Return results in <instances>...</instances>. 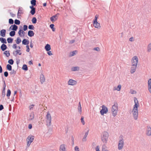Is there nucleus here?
<instances>
[{"instance_id":"26","label":"nucleus","mask_w":151,"mask_h":151,"mask_svg":"<svg viewBox=\"0 0 151 151\" xmlns=\"http://www.w3.org/2000/svg\"><path fill=\"white\" fill-rule=\"evenodd\" d=\"M0 41L3 44H6L7 42L6 41V40L5 38H4L3 37H1V39L0 40Z\"/></svg>"},{"instance_id":"7","label":"nucleus","mask_w":151,"mask_h":151,"mask_svg":"<svg viewBox=\"0 0 151 151\" xmlns=\"http://www.w3.org/2000/svg\"><path fill=\"white\" fill-rule=\"evenodd\" d=\"M101 107L102 109L101 110L100 113L102 115H103L104 114H106L108 112V108L104 105H102Z\"/></svg>"},{"instance_id":"15","label":"nucleus","mask_w":151,"mask_h":151,"mask_svg":"<svg viewBox=\"0 0 151 151\" xmlns=\"http://www.w3.org/2000/svg\"><path fill=\"white\" fill-rule=\"evenodd\" d=\"M93 26L96 28H99L100 27V24L99 23H98L97 21H96L95 22L93 21Z\"/></svg>"},{"instance_id":"59","label":"nucleus","mask_w":151,"mask_h":151,"mask_svg":"<svg viewBox=\"0 0 151 151\" xmlns=\"http://www.w3.org/2000/svg\"><path fill=\"white\" fill-rule=\"evenodd\" d=\"M35 106L34 104H32L31 105H30L29 106V109L30 110L32 109L34 106Z\"/></svg>"},{"instance_id":"3","label":"nucleus","mask_w":151,"mask_h":151,"mask_svg":"<svg viewBox=\"0 0 151 151\" xmlns=\"http://www.w3.org/2000/svg\"><path fill=\"white\" fill-rule=\"evenodd\" d=\"M119 138V142L118 149L119 150H120L123 148L124 145V141L123 135H121Z\"/></svg>"},{"instance_id":"28","label":"nucleus","mask_w":151,"mask_h":151,"mask_svg":"<svg viewBox=\"0 0 151 151\" xmlns=\"http://www.w3.org/2000/svg\"><path fill=\"white\" fill-rule=\"evenodd\" d=\"M7 40L8 43H11L13 42V39L11 37H9L7 38Z\"/></svg>"},{"instance_id":"14","label":"nucleus","mask_w":151,"mask_h":151,"mask_svg":"<svg viewBox=\"0 0 151 151\" xmlns=\"http://www.w3.org/2000/svg\"><path fill=\"white\" fill-rule=\"evenodd\" d=\"M137 68V66H132V67L130 70V73H133L136 71Z\"/></svg>"},{"instance_id":"57","label":"nucleus","mask_w":151,"mask_h":151,"mask_svg":"<svg viewBox=\"0 0 151 151\" xmlns=\"http://www.w3.org/2000/svg\"><path fill=\"white\" fill-rule=\"evenodd\" d=\"M94 50H95L97 51H99L100 50V49L99 48V47H98L94 48Z\"/></svg>"},{"instance_id":"34","label":"nucleus","mask_w":151,"mask_h":151,"mask_svg":"<svg viewBox=\"0 0 151 151\" xmlns=\"http://www.w3.org/2000/svg\"><path fill=\"white\" fill-rule=\"evenodd\" d=\"M15 31H11L9 33V35L11 37L14 36L15 35Z\"/></svg>"},{"instance_id":"48","label":"nucleus","mask_w":151,"mask_h":151,"mask_svg":"<svg viewBox=\"0 0 151 151\" xmlns=\"http://www.w3.org/2000/svg\"><path fill=\"white\" fill-rule=\"evenodd\" d=\"M121 85H119L117 86V88H116V90L117 91H120V90H121Z\"/></svg>"},{"instance_id":"50","label":"nucleus","mask_w":151,"mask_h":151,"mask_svg":"<svg viewBox=\"0 0 151 151\" xmlns=\"http://www.w3.org/2000/svg\"><path fill=\"white\" fill-rule=\"evenodd\" d=\"M16 71L14 70H11V71L10 72V73L11 74H15L16 73Z\"/></svg>"},{"instance_id":"62","label":"nucleus","mask_w":151,"mask_h":151,"mask_svg":"<svg viewBox=\"0 0 151 151\" xmlns=\"http://www.w3.org/2000/svg\"><path fill=\"white\" fill-rule=\"evenodd\" d=\"M4 108L2 104L0 105V111L4 109Z\"/></svg>"},{"instance_id":"12","label":"nucleus","mask_w":151,"mask_h":151,"mask_svg":"<svg viewBox=\"0 0 151 151\" xmlns=\"http://www.w3.org/2000/svg\"><path fill=\"white\" fill-rule=\"evenodd\" d=\"M146 134L148 136H151V127L149 126L147 127Z\"/></svg>"},{"instance_id":"30","label":"nucleus","mask_w":151,"mask_h":151,"mask_svg":"<svg viewBox=\"0 0 151 151\" xmlns=\"http://www.w3.org/2000/svg\"><path fill=\"white\" fill-rule=\"evenodd\" d=\"M6 69L9 71L12 70V66L10 64H7L6 65Z\"/></svg>"},{"instance_id":"17","label":"nucleus","mask_w":151,"mask_h":151,"mask_svg":"<svg viewBox=\"0 0 151 151\" xmlns=\"http://www.w3.org/2000/svg\"><path fill=\"white\" fill-rule=\"evenodd\" d=\"M40 82L41 83H42L45 82V76L43 74H41L40 75Z\"/></svg>"},{"instance_id":"44","label":"nucleus","mask_w":151,"mask_h":151,"mask_svg":"<svg viewBox=\"0 0 151 151\" xmlns=\"http://www.w3.org/2000/svg\"><path fill=\"white\" fill-rule=\"evenodd\" d=\"M28 28L29 29L34 30L35 29V27L33 25H30L28 26Z\"/></svg>"},{"instance_id":"6","label":"nucleus","mask_w":151,"mask_h":151,"mask_svg":"<svg viewBox=\"0 0 151 151\" xmlns=\"http://www.w3.org/2000/svg\"><path fill=\"white\" fill-rule=\"evenodd\" d=\"M138 59L137 57L135 56L133 57L132 59V66H137L138 62Z\"/></svg>"},{"instance_id":"46","label":"nucleus","mask_w":151,"mask_h":151,"mask_svg":"<svg viewBox=\"0 0 151 151\" xmlns=\"http://www.w3.org/2000/svg\"><path fill=\"white\" fill-rule=\"evenodd\" d=\"M28 26L26 25H24L23 27V30L24 31H26L27 29Z\"/></svg>"},{"instance_id":"43","label":"nucleus","mask_w":151,"mask_h":151,"mask_svg":"<svg viewBox=\"0 0 151 151\" xmlns=\"http://www.w3.org/2000/svg\"><path fill=\"white\" fill-rule=\"evenodd\" d=\"M35 8L34 9H32L30 11V13L34 15L35 13Z\"/></svg>"},{"instance_id":"2","label":"nucleus","mask_w":151,"mask_h":151,"mask_svg":"<svg viewBox=\"0 0 151 151\" xmlns=\"http://www.w3.org/2000/svg\"><path fill=\"white\" fill-rule=\"evenodd\" d=\"M109 137V134L106 132H104L102 133L101 135V139L102 141L104 144L107 143L108 138Z\"/></svg>"},{"instance_id":"45","label":"nucleus","mask_w":151,"mask_h":151,"mask_svg":"<svg viewBox=\"0 0 151 151\" xmlns=\"http://www.w3.org/2000/svg\"><path fill=\"white\" fill-rule=\"evenodd\" d=\"M147 48L148 51L150 52L151 50V43L148 45Z\"/></svg>"},{"instance_id":"64","label":"nucleus","mask_w":151,"mask_h":151,"mask_svg":"<svg viewBox=\"0 0 151 151\" xmlns=\"http://www.w3.org/2000/svg\"><path fill=\"white\" fill-rule=\"evenodd\" d=\"M10 15L12 17H14L16 15L15 14H14L12 12H10Z\"/></svg>"},{"instance_id":"4","label":"nucleus","mask_w":151,"mask_h":151,"mask_svg":"<svg viewBox=\"0 0 151 151\" xmlns=\"http://www.w3.org/2000/svg\"><path fill=\"white\" fill-rule=\"evenodd\" d=\"M118 110V105L117 104H114L112 106L111 111L113 116H115L117 114Z\"/></svg>"},{"instance_id":"56","label":"nucleus","mask_w":151,"mask_h":151,"mask_svg":"<svg viewBox=\"0 0 151 151\" xmlns=\"http://www.w3.org/2000/svg\"><path fill=\"white\" fill-rule=\"evenodd\" d=\"M71 139L72 141V145H74V138L73 136L71 137Z\"/></svg>"},{"instance_id":"10","label":"nucleus","mask_w":151,"mask_h":151,"mask_svg":"<svg viewBox=\"0 0 151 151\" xmlns=\"http://www.w3.org/2000/svg\"><path fill=\"white\" fill-rule=\"evenodd\" d=\"M77 83L76 81L72 79H70L68 82V85L71 86H74Z\"/></svg>"},{"instance_id":"49","label":"nucleus","mask_w":151,"mask_h":151,"mask_svg":"<svg viewBox=\"0 0 151 151\" xmlns=\"http://www.w3.org/2000/svg\"><path fill=\"white\" fill-rule=\"evenodd\" d=\"M77 51L76 50L72 52V54H70V56H73L76 54V53Z\"/></svg>"},{"instance_id":"22","label":"nucleus","mask_w":151,"mask_h":151,"mask_svg":"<svg viewBox=\"0 0 151 151\" xmlns=\"http://www.w3.org/2000/svg\"><path fill=\"white\" fill-rule=\"evenodd\" d=\"M34 34L33 31L32 30L29 31L28 32V35L30 37H32L34 36Z\"/></svg>"},{"instance_id":"58","label":"nucleus","mask_w":151,"mask_h":151,"mask_svg":"<svg viewBox=\"0 0 151 151\" xmlns=\"http://www.w3.org/2000/svg\"><path fill=\"white\" fill-rule=\"evenodd\" d=\"M47 52V54L49 55L50 56L53 55L51 53V51L49 50V51Z\"/></svg>"},{"instance_id":"55","label":"nucleus","mask_w":151,"mask_h":151,"mask_svg":"<svg viewBox=\"0 0 151 151\" xmlns=\"http://www.w3.org/2000/svg\"><path fill=\"white\" fill-rule=\"evenodd\" d=\"M5 90H3L2 92V96L3 97L5 96Z\"/></svg>"},{"instance_id":"32","label":"nucleus","mask_w":151,"mask_h":151,"mask_svg":"<svg viewBox=\"0 0 151 151\" xmlns=\"http://www.w3.org/2000/svg\"><path fill=\"white\" fill-rule=\"evenodd\" d=\"M106 147L105 144H104L102 145V151H108L106 149Z\"/></svg>"},{"instance_id":"52","label":"nucleus","mask_w":151,"mask_h":151,"mask_svg":"<svg viewBox=\"0 0 151 151\" xmlns=\"http://www.w3.org/2000/svg\"><path fill=\"white\" fill-rule=\"evenodd\" d=\"M81 122L84 125L85 124V122L84 120V118L83 117H81Z\"/></svg>"},{"instance_id":"54","label":"nucleus","mask_w":151,"mask_h":151,"mask_svg":"<svg viewBox=\"0 0 151 151\" xmlns=\"http://www.w3.org/2000/svg\"><path fill=\"white\" fill-rule=\"evenodd\" d=\"M4 76L5 77H7L8 76V73L7 71H5L4 73Z\"/></svg>"},{"instance_id":"20","label":"nucleus","mask_w":151,"mask_h":151,"mask_svg":"<svg viewBox=\"0 0 151 151\" xmlns=\"http://www.w3.org/2000/svg\"><path fill=\"white\" fill-rule=\"evenodd\" d=\"M22 43L23 45H28L29 43V41L26 39H24L22 40Z\"/></svg>"},{"instance_id":"24","label":"nucleus","mask_w":151,"mask_h":151,"mask_svg":"<svg viewBox=\"0 0 151 151\" xmlns=\"http://www.w3.org/2000/svg\"><path fill=\"white\" fill-rule=\"evenodd\" d=\"M59 14L58 13L56 14H55L53 16H52V17L50 18V20L51 21L53 22L55 21V20L54 19V18H55L56 17H57V15Z\"/></svg>"},{"instance_id":"5","label":"nucleus","mask_w":151,"mask_h":151,"mask_svg":"<svg viewBox=\"0 0 151 151\" xmlns=\"http://www.w3.org/2000/svg\"><path fill=\"white\" fill-rule=\"evenodd\" d=\"M47 119L46 123L47 125L48 126H49L51 125V116L50 114L48 112L46 117Z\"/></svg>"},{"instance_id":"38","label":"nucleus","mask_w":151,"mask_h":151,"mask_svg":"<svg viewBox=\"0 0 151 151\" xmlns=\"http://www.w3.org/2000/svg\"><path fill=\"white\" fill-rule=\"evenodd\" d=\"M37 20L36 17H33L32 20V23L33 24H35L37 22Z\"/></svg>"},{"instance_id":"60","label":"nucleus","mask_w":151,"mask_h":151,"mask_svg":"<svg viewBox=\"0 0 151 151\" xmlns=\"http://www.w3.org/2000/svg\"><path fill=\"white\" fill-rule=\"evenodd\" d=\"M26 48H27V49L26 50V51L27 52H28L29 51V46L28 45H27L26 46Z\"/></svg>"},{"instance_id":"47","label":"nucleus","mask_w":151,"mask_h":151,"mask_svg":"<svg viewBox=\"0 0 151 151\" xmlns=\"http://www.w3.org/2000/svg\"><path fill=\"white\" fill-rule=\"evenodd\" d=\"M9 23L10 24H12L14 23V20L12 19H9Z\"/></svg>"},{"instance_id":"25","label":"nucleus","mask_w":151,"mask_h":151,"mask_svg":"<svg viewBox=\"0 0 151 151\" xmlns=\"http://www.w3.org/2000/svg\"><path fill=\"white\" fill-rule=\"evenodd\" d=\"M79 68V67L78 66L74 67L71 68V70L72 71H75L78 70Z\"/></svg>"},{"instance_id":"31","label":"nucleus","mask_w":151,"mask_h":151,"mask_svg":"<svg viewBox=\"0 0 151 151\" xmlns=\"http://www.w3.org/2000/svg\"><path fill=\"white\" fill-rule=\"evenodd\" d=\"M30 3L32 5L35 6L36 4V0H31Z\"/></svg>"},{"instance_id":"9","label":"nucleus","mask_w":151,"mask_h":151,"mask_svg":"<svg viewBox=\"0 0 151 151\" xmlns=\"http://www.w3.org/2000/svg\"><path fill=\"white\" fill-rule=\"evenodd\" d=\"M19 28H21V29H19L18 32L19 35L21 37H24V35L25 34V32L22 29V26L20 27Z\"/></svg>"},{"instance_id":"11","label":"nucleus","mask_w":151,"mask_h":151,"mask_svg":"<svg viewBox=\"0 0 151 151\" xmlns=\"http://www.w3.org/2000/svg\"><path fill=\"white\" fill-rule=\"evenodd\" d=\"M18 27L16 25L14 24L12 25L9 28V30H12L13 31H16L17 30Z\"/></svg>"},{"instance_id":"27","label":"nucleus","mask_w":151,"mask_h":151,"mask_svg":"<svg viewBox=\"0 0 151 151\" xmlns=\"http://www.w3.org/2000/svg\"><path fill=\"white\" fill-rule=\"evenodd\" d=\"M4 54L7 57H9L10 55L9 51H5L4 52Z\"/></svg>"},{"instance_id":"33","label":"nucleus","mask_w":151,"mask_h":151,"mask_svg":"<svg viewBox=\"0 0 151 151\" xmlns=\"http://www.w3.org/2000/svg\"><path fill=\"white\" fill-rule=\"evenodd\" d=\"M22 69L25 71H27L28 70V67L27 65L26 64H24L22 67Z\"/></svg>"},{"instance_id":"29","label":"nucleus","mask_w":151,"mask_h":151,"mask_svg":"<svg viewBox=\"0 0 151 151\" xmlns=\"http://www.w3.org/2000/svg\"><path fill=\"white\" fill-rule=\"evenodd\" d=\"M29 120H32L34 117V114L33 112H32L30 113V116H29Z\"/></svg>"},{"instance_id":"18","label":"nucleus","mask_w":151,"mask_h":151,"mask_svg":"<svg viewBox=\"0 0 151 151\" xmlns=\"http://www.w3.org/2000/svg\"><path fill=\"white\" fill-rule=\"evenodd\" d=\"M7 48V47L5 44H3L1 46V49L2 51H4Z\"/></svg>"},{"instance_id":"19","label":"nucleus","mask_w":151,"mask_h":151,"mask_svg":"<svg viewBox=\"0 0 151 151\" xmlns=\"http://www.w3.org/2000/svg\"><path fill=\"white\" fill-rule=\"evenodd\" d=\"M6 30L3 29L0 31V35L2 37H4L5 36Z\"/></svg>"},{"instance_id":"41","label":"nucleus","mask_w":151,"mask_h":151,"mask_svg":"<svg viewBox=\"0 0 151 151\" xmlns=\"http://www.w3.org/2000/svg\"><path fill=\"white\" fill-rule=\"evenodd\" d=\"M22 10H21L20 9V8H19L18 9V12L17 13V16L18 17L19 16H20V15H19L20 14H22L23 13L22 12Z\"/></svg>"},{"instance_id":"42","label":"nucleus","mask_w":151,"mask_h":151,"mask_svg":"<svg viewBox=\"0 0 151 151\" xmlns=\"http://www.w3.org/2000/svg\"><path fill=\"white\" fill-rule=\"evenodd\" d=\"M11 94V91L10 90L8 89L7 91L6 96L7 97H9L10 96Z\"/></svg>"},{"instance_id":"13","label":"nucleus","mask_w":151,"mask_h":151,"mask_svg":"<svg viewBox=\"0 0 151 151\" xmlns=\"http://www.w3.org/2000/svg\"><path fill=\"white\" fill-rule=\"evenodd\" d=\"M148 89L151 93V78L149 79L148 81Z\"/></svg>"},{"instance_id":"51","label":"nucleus","mask_w":151,"mask_h":151,"mask_svg":"<svg viewBox=\"0 0 151 151\" xmlns=\"http://www.w3.org/2000/svg\"><path fill=\"white\" fill-rule=\"evenodd\" d=\"M3 81L4 82V85H3V90H5V88L6 87V84L5 83V81L4 80H3Z\"/></svg>"},{"instance_id":"61","label":"nucleus","mask_w":151,"mask_h":151,"mask_svg":"<svg viewBox=\"0 0 151 151\" xmlns=\"http://www.w3.org/2000/svg\"><path fill=\"white\" fill-rule=\"evenodd\" d=\"M75 150L76 151H79V148L78 146H76L75 147Z\"/></svg>"},{"instance_id":"37","label":"nucleus","mask_w":151,"mask_h":151,"mask_svg":"<svg viewBox=\"0 0 151 151\" xmlns=\"http://www.w3.org/2000/svg\"><path fill=\"white\" fill-rule=\"evenodd\" d=\"M21 42V40L20 39V37H17V40H16V43L17 44H19Z\"/></svg>"},{"instance_id":"63","label":"nucleus","mask_w":151,"mask_h":151,"mask_svg":"<svg viewBox=\"0 0 151 151\" xmlns=\"http://www.w3.org/2000/svg\"><path fill=\"white\" fill-rule=\"evenodd\" d=\"M12 47L14 49H16L17 47V45L16 44H14L13 45Z\"/></svg>"},{"instance_id":"36","label":"nucleus","mask_w":151,"mask_h":151,"mask_svg":"<svg viewBox=\"0 0 151 151\" xmlns=\"http://www.w3.org/2000/svg\"><path fill=\"white\" fill-rule=\"evenodd\" d=\"M54 25L53 24H50V27L52 29L53 32L55 31V29L54 28Z\"/></svg>"},{"instance_id":"53","label":"nucleus","mask_w":151,"mask_h":151,"mask_svg":"<svg viewBox=\"0 0 151 151\" xmlns=\"http://www.w3.org/2000/svg\"><path fill=\"white\" fill-rule=\"evenodd\" d=\"M20 50H17L16 51V52L17 54H19V55H21L22 54V53L21 52L20 53Z\"/></svg>"},{"instance_id":"21","label":"nucleus","mask_w":151,"mask_h":151,"mask_svg":"<svg viewBox=\"0 0 151 151\" xmlns=\"http://www.w3.org/2000/svg\"><path fill=\"white\" fill-rule=\"evenodd\" d=\"M45 49L47 51H48L51 49L50 45L49 44H47L45 46Z\"/></svg>"},{"instance_id":"1","label":"nucleus","mask_w":151,"mask_h":151,"mask_svg":"<svg viewBox=\"0 0 151 151\" xmlns=\"http://www.w3.org/2000/svg\"><path fill=\"white\" fill-rule=\"evenodd\" d=\"M134 101L135 104L132 110L133 115L134 119L136 120L138 117V107L139 106V103L136 97L134 98Z\"/></svg>"},{"instance_id":"35","label":"nucleus","mask_w":151,"mask_h":151,"mask_svg":"<svg viewBox=\"0 0 151 151\" xmlns=\"http://www.w3.org/2000/svg\"><path fill=\"white\" fill-rule=\"evenodd\" d=\"M78 109L79 113L81 114V106L80 102H79L78 106Z\"/></svg>"},{"instance_id":"8","label":"nucleus","mask_w":151,"mask_h":151,"mask_svg":"<svg viewBox=\"0 0 151 151\" xmlns=\"http://www.w3.org/2000/svg\"><path fill=\"white\" fill-rule=\"evenodd\" d=\"M34 136L32 135H29L27 138V140H28L27 142V145L29 146L31 143L33 142L34 139Z\"/></svg>"},{"instance_id":"39","label":"nucleus","mask_w":151,"mask_h":151,"mask_svg":"<svg viewBox=\"0 0 151 151\" xmlns=\"http://www.w3.org/2000/svg\"><path fill=\"white\" fill-rule=\"evenodd\" d=\"M8 63L10 65H12L14 63V61L12 59H10L8 61Z\"/></svg>"},{"instance_id":"40","label":"nucleus","mask_w":151,"mask_h":151,"mask_svg":"<svg viewBox=\"0 0 151 151\" xmlns=\"http://www.w3.org/2000/svg\"><path fill=\"white\" fill-rule=\"evenodd\" d=\"M20 21L18 19H16L14 20V23L17 25H19L20 24Z\"/></svg>"},{"instance_id":"23","label":"nucleus","mask_w":151,"mask_h":151,"mask_svg":"<svg viewBox=\"0 0 151 151\" xmlns=\"http://www.w3.org/2000/svg\"><path fill=\"white\" fill-rule=\"evenodd\" d=\"M88 131H87V132H86L83 138L82 139L83 141L85 142V141H86V138L87 136H88Z\"/></svg>"},{"instance_id":"16","label":"nucleus","mask_w":151,"mask_h":151,"mask_svg":"<svg viewBox=\"0 0 151 151\" xmlns=\"http://www.w3.org/2000/svg\"><path fill=\"white\" fill-rule=\"evenodd\" d=\"M60 151H65V145L64 144L61 145L60 147Z\"/></svg>"}]
</instances>
